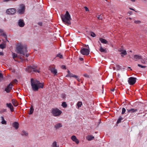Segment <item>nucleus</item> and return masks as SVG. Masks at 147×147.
<instances>
[{"mask_svg":"<svg viewBox=\"0 0 147 147\" xmlns=\"http://www.w3.org/2000/svg\"><path fill=\"white\" fill-rule=\"evenodd\" d=\"M16 10L15 8H10L7 9L6 11V13L9 14H13L15 13Z\"/></svg>","mask_w":147,"mask_h":147,"instance_id":"nucleus-9","label":"nucleus"},{"mask_svg":"<svg viewBox=\"0 0 147 147\" xmlns=\"http://www.w3.org/2000/svg\"><path fill=\"white\" fill-rule=\"evenodd\" d=\"M5 48V45L4 44H0V48L1 49H3Z\"/></svg>","mask_w":147,"mask_h":147,"instance_id":"nucleus-31","label":"nucleus"},{"mask_svg":"<svg viewBox=\"0 0 147 147\" xmlns=\"http://www.w3.org/2000/svg\"><path fill=\"white\" fill-rule=\"evenodd\" d=\"M34 109L33 107L32 106H31L30 109V112L29 113V114L30 115H31L32 114L33 112Z\"/></svg>","mask_w":147,"mask_h":147,"instance_id":"nucleus-27","label":"nucleus"},{"mask_svg":"<svg viewBox=\"0 0 147 147\" xmlns=\"http://www.w3.org/2000/svg\"><path fill=\"white\" fill-rule=\"evenodd\" d=\"M84 76L86 77L89 78V76L87 74H84Z\"/></svg>","mask_w":147,"mask_h":147,"instance_id":"nucleus-44","label":"nucleus"},{"mask_svg":"<svg viewBox=\"0 0 147 147\" xmlns=\"http://www.w3.org/2000/svg\"><path fill=\"white\" fill-rule=\"evenodd\" d=\"M136 81V78L133 77H131L129 78L128 82L130 85L134 84Z\"/></svg>","mask_w":147,"mask_h":147,"instance_id":"nucleus-7","label":"nucleus"},{"mask_svg":"<svg viewBox=\"0 0 147 147\" xmlns=\"http://www.w3.org/2000/svg\"><path fill=\"white\" fill-rule=\"evenodd\" d=\"M3 111L4 112H6V109H4L3 110Z\"/></svg>","mask_w":147,"mask_h":147,"instance_id":"nucleus-58","label":"nucleus"},{"mask_svg":"<svg viewBox=\"0 0 147 147\" xmlns=\"http://www.w3.org/2000/svg\"><path fill=\"white\" fill-rule=\"evenodd\" d=\"M97 18L99 20H102V16L101 15L98 16Z\"/></svg>","mask_w":147,"mask_h":147,"instance_id":"nucleus-39","label":"nucleus"},{"mask_svg":"<svg viewBox=\"0 0 147 147\" xmlns=\"http://www.w3.org/2000/svg\"><path fill=\"white\" fill-rule=\"evenodd\" d=\"M125 111H126L125 109L124 108H123L122 109V111L121 114H123L125 113Z\"/></svg>","mask_w":147,"mask_h":147,"instance_id":"nucleus-38","label":"nucleus"},{"mask_svg":"<svg viewBox=\"0 0 147 147\" xmlns=\"http://www.w3.org/2000/svg\"><path fill=\"white\" fill-rule=\"evenodd\" d=\"M114 90V89H111V91H113Z\"/></svg>","mask_w":147,"mask_h":147,"instance_id":"nucleus-59","label":"nucleus"},{"mask_svg":"<svg viewBox=\"0 0 147 147\" xmlns=\"http://www.w3.org/2000/svg\"><path fill=\"white\" fill-rule=\"evenodd\" d=\"M6 106L7 107L10 109V111L11 112L13 111V108L11 103H7L6 104Z\"/></svg>","mask_w":147,"mask_h":147,"instance_id":"nucleus-14","label":"nucleus"},{"mask_svg":"<svg viewBox=\"0 0 147 147\" xmlns=\"http://www.w3.org/2000/svg\"><path fill=\"white\" fill-rule=\"evenodd\" d=\"M0 55H3V52H0Z\"/></svg>","mask_w":147,"mask_h":147,"instance_id":"nucleus-49","label":"nucleus"},{"mask_svg":"<svg viewBox=\"0 0 147 147\" xmlns=\"http://www.w3.org/2000/svg\"><path fill=\"white\" fill-rule=\"evenodd\" d=\"M67 72H68L67 74H69L71 73L70 72V71L68 70Z\"/></svg>","mask_w":147,"mask_h":147,"instance_id":"nucleus-53","label":"nucleus"},{"mask_svg":"<svg viewBox=\"0 0 147 147\" xmlns=\"http://www.w3.org/2000/svg\"><path fill=\"white\" fill-rule=\"evenodd\" d=\"M61 68L63 69H66V66L64 65H63L61 66Z\"/></svg>","mask_w":147,"mask_h":147,"instance_id":"nucleus-41","label":"nucleus"},{"mask_svg":"<svg viewBox=\"0 0 147 147\" xmlns=\"http://www.w3.org/2000/svg\"><path fill=\"white\" fill-rule=\"evenodd\" d=\"M76 78L77 79V80L79 82L80 81V80H81L79 78H78V76H77V78Z\"/></svg>","mask_w":147,"mask_h":147,"instance_id":"nucleus-48","label":"nucleus"},{"mask_svg":"<svg viewBox=\"0 0 147 147\" xmlns=\"http://www.w3.org/2000/svg\"><path fill=\"white\" fill-rule=\"evenodd\" d=\"M129 68H131L130 67H129Z\"/></svg>","mask_w":147,"mask_h":147,"instance_id":"nucleus-64","label":"nucleus"},{"mask_svg":"<svg viewBox=\"0 0 147 147\" xmlns=\"http://www.w3.org/2000/svg\"><path fill=\"white\" fill-rule=\"evenodd\" d=\"M62 106L63 107V108H66L67 107V105L65 102H63L62 103Z\"/></svg>","mask_w":147,"mask_h":147,"instance_id":"nucleus-29","label":"nucleus"},{"mask_svg":"<svg viewBox=\"0 0 147 147\" xmlns=\"http://www.w3.org/2000/svg\"><path fill=\"white\" fill-rule=\"evenodd\" d=\"M80 52L82 54L88 55L89 54L90 51L88 49L84 48L80 50Z\"/></svg>","mask_w":147,"mask_h":147,"instance_id":"nucleus-8","label":"nucleus"},{"mask_svg":"<svg viewBox=\"0 0 147 147\" xmlns=\"http://www.w3.org/2000/svg\"><path fill=\"white\" fill-rule=\"evenodd\" d=\"M134 23L136 24H139L141 23V21L139 20L138 21H135Z\"/></svg>","mask_w":147,"mask_h":147,"instance_id":"nucleus-40","label":"nucleus"},{"mask_svg":"<svg viewBox=\"0 0 147 147\" xmlns=\"http://www.w3.org/2000/svg\"><path fill=\"white\" fill-rule=\"evenodd\" d=\"M3 30L2 29H0V33L1 34L3 32Z\"/></svg>","mask_w":147,"mask_h":147,"instance_id":"nucleus-46","label":"nucleus"},{"mask_svg":"<svg viewBox=\"0 0 147 147\" xmlns=\"http://www.w3.org/2000/svg\"><path fill=\"white\" fill-rule=\"evenodd\" d=\"M78 33H80V32L79 31H78Z\"/></svg>","mask_w":147,"mask_h":147,"instance_id":"nucleus-63","label":"nucleus"},{"mask_svg":"<svg viewBox=\"0 0 147 147\" xmlns=\"http://www.w3.org/2000/svg\"><path fill=\"white\" fill-rule=\"evenodd\" d=\"M82 105V103L81 102H78L77 103V106L79 108L81 107Z\"/></svg>","mask_w":147,"mask_h":147,"instance_id":"nucleus-33","label":"nucleus"},{"mask_svg":"<svg viewBox=\"0 0 147 147\" xmlns=\"http://www.w3.org/2000/svg\"><path fill=\"white\" fill-rule=\"evenodd\" d=\"M128 13L130 14H132V12L131 11H129L128 12Z\"/></svg>","mask_w":147,"mask_h":147,"instance_id":"nucleus-52","label":"nucleus"},{"mask_svg":"<svg viewBox=\"0 0 147 147\" xmlns=\"http://www.w3.org/2000/svg\"><path fill=\"white\" fill-rule=\"evenodd\" d=\"M26 70L28 72H39V71L37 70L35 67H32L31 66L28 67L26 69Z\"/></svg>","mask_w":147,"mask_h":147,"instance_id":"nucleus-5","label":"nucleus"},{"mask_svg":"<svg viewBox=\"0 0 147 147\" xmlns=\"http://www.w3.org/2000/svg\"><path fill=\"white\" fill-rule=\"evenodd\" d=\"M56 56L57 57H59V58L61 59H62L63 57L62 55L60 53L57 54Z\"/></svg>","mask_w":147,"mask_h":147,"instance_id":"nucleus-36","label":"nucleus"},{"mask_svg":"<svg viewBox=\"0 0 147 147\" xmlns=\"http://www.w3.org/2000/svg\"><path fill=\"white\" fill-rule=\"evenodd\" d=\"M11 101L12 104L14 106L16 107L18 105V104L17 102V101L15 99H12Z\"/></svg>","mask_w":147,"mask_h":147,"instance_id":"nucleus-23","label":"nucleus"},{"mask_svg":"<svg viewBox=\"0 0 147 147\" xmlns=\"http://www.w3.org/2000/svg\"><path fill=\"white\" fill-rule=\"evenodd\" d=\"M121 56L122 57H123V55H121Z\"/></svg>","mask_w":147,"mask_h":147,"instance_id":"nucleus-61","label":"nucleus"},{"mask_svg":"<svg viewBox=\"0 0 147 147\" xmlns=\"http://www.w3.org/2000/svg\"><path fill=\"white\" fill-rule=\"evenodd\" d=\"M142 63L144 64L145 63V62L144 61H141Z\"/></svg>","mask_w":147,"mask_h":147,"instance_id":"nucleus-54","label":"nucleus"},{"mask_svg":"<svg viewBox=\"0 0 147 147\" xmlns=\"http://www.w3.org/2000/svg\"><path fill=\"white\" fill-rule=\"evenodd\" d=\"M130 0L133 2H134L135 1V0Z\"/></svg>","mask_w":147,"mask_h":147,"instance_id":"nucleus-57","label":"nucleus"},{"mask_svg":"<svg viewBox=\"0 0 147 147\" xmlns=\"http://www.w3.org/2000/svg\"><path fill=\"white\" fill-rule=\"evenodd\" d=\"M71 139L73 141L75 142L77 144H79V140L75 136H73L71 137Z\"/></svg>","mask_w":147,"mask_h":147,"instance_id":"nucleus-15","label":"nucleus"},{"mask_svg":"<svg viewBox=\"0 0 147 147\" xmlns=\"http://www.w3.org/2000/svg\"><path fill=\"white\" fill-rule=\"evenodd\" d=\"M55 66L54 65H51L49 67L48 69L50 70L51 72L55 75H57V69H55Z\"/></svg>","mask_w":147,"mask_h":147,"instance_id":"nucleus-6","label":"nucleus"},{"mask_svg":"<svg viewBox=\"0 0 147 147\" xmlns=\"http://www.w3.org/2000/svg\"><path fill=\"white\" fill-rule=\"evenodd\" d=\"M98 43L100 44V46L99 47V51L101 52H103L105 53H107V51L106 49H104L102 48L101 46V44L100 43V42L98 41Z\"/></svg>","mask_w":147,"mask_h":147,"instance_id":"nucleus-12","label":"nucleus"},{"mask_svg":"<svg viewBox=\"0 0 147 147\" xmlns=\"http://www.w3.org/2000/svg\"><path fill=\"white\" fill-rule=\"evenodd\" d=\"M16 51L18 53L22 55H25V53L27 52V47L21 44L18 45L16 47Z\"/></svg>","mask_w":147,"mask_h":147,"instance_id":"nucleus-3","label":"nucleus"},{"mask_svg":"<svg viewBox=\"0 0 147 147\" xmlns=\"http://www.w3.org/2000/svg\"><path fill=\"white\" fill-rule=\"evenodd\" d=\"M31 84L32 90L34 91H37L39 88H43V83H40V81L33 78L31 79Z\"/></svg>","mask_w":147,"mask_h":147,"instance_id":"nucleus-1","label":"nucleus"},{"mask_svg":"<svg viewBox=\"0 0 147 147\" xmlns=\"http://www.w3.org/2000/svg\"><path fill=\"white\" fill-rule=\"evenodd\" d=\"M134 58L136 59H142V57L140 55H135L134 56Z\"/></svg>","mask_w":147,"mask_h":147,"instance_id":"nucleus-22","label":"nucleus"},{"mask_svg":"<svg viewBox=\"0 0 147 147\" xmlns=\"http://www.w3.org/2000/svg\"><path fill=\"white\" fill-rule=\"evenodd\" d=\"M84 8L85 9L86 11H89V9L87 7H84Z\"/></svg>","mask_w":147,"mask_h":147,"instance_id":"nucleus-43","label":"nucleus"},{"mask_svg":"<svg viewBox=\"0 0 147 147\" xmlns=\"http://www.w3.org/2000/svg\"><path fill=\"white\" fill-rule=\"evenodd\" d=\"M38 24L40 26H42V23L41 22H39L38 23Z\"/></svg>","mask_w":147,"mask_h":147,"instance_id":"nucleus-47","label":"nucleus"},{"mask_svg":"<svg viewBox=\"0 0 147 147\" xmlns=\"http://www.w3.org/2000/svg\"><path fill=\"white\" fill-rule=\"evenodd\" d=\"M12 86L13 85L11 83L9 84V85L7 86V88H5V91H6L7 93L9 92L12 88Z\"/></svg>","mask_w":147,"mask_h":147,"instance_id":"nucleus-11","label":"nucleus"},{"mask_svg":"<svg viewBox=\"0 0 147 147\" xmlns=\"http://www.w3.org/2000/svg\"><path fill=\"white\" fill-rule=\"evenodd\" d=\"M3 78V76L2 74L1 73H0V78Z\"/></svg>","mask_w":147,"mask_h":147,"instance_id":"nucleus-45","label":"nucleus"},{"mask_svg":"<svg viewBox=\"0 0 147 147\" xmlns=\"http://www.w3.org/2000/svg\"><path fill=\"white\" fill-rule=\"evenodd\" d=\"M62 124L60 123H58L56 124L55 126L54 127L56 129H59L60 128L62 127Z\"/></svg>","mask_w":147,"mask_h":147,"instance_id":"nucleus-19","label":"nucleus"},{"mask_svg":"<svg viewBox=\"0 0 147 147\" xmlns=\"http://www.w3.org/2000/svg\"><path fill=\"white\" fill-rule=\"evenodd\" d=\"M94 138V137L92 136H87V139L88 141H91Z\"/></svg>","mask_w":147,"mask_h":147,"instance_id":"nucleus-26","label":"nucleus"},{"mask_svg":"<svg viewBox=\"0 0 147 147\" xmlns=\"http://www.w3.org/2000/svg\"><path fill=\"white\" fill-rule=\"evenodd\" d=\"M129 9H130L131 10H133V11H135V10L134 9H133V8H129Z\"/></svg>","mask_w":147,"mask_h":147,"instance_id":"nucleus-50","label":"nucleus"},{"mask_svg":"<svg viewBox=\"0 0 147 147\" xmlns=\"http://www.w3.org/2000/svg\"><path fill=\"white\" fill-rule=\"evenodd\" d=\"M18 24L19 26L21 27H24L25 25L23 20L22 19H20L19 20Z\"/></svg>","mask_w":147,"mask_h":147,"instance_id":"nucleus-13","label":"nucleus"},{"mask_svg":"<svg viewBox=\"0 0 147 147\" xmlns=\"http://www.w3.org/2000/svg\"><path fill=\"white\" fill-rule=\"evenodd\" d=\"M80 60L82 61L84 60V59L83 58H80Z\"/></svg>","mask_w":147,"mask_h":147,"instance_id":"nucleus-51","label":"nucleus"},{"mask_svg":"<svg viewBox=\"0 0 147 147\" xmlns=\"http://www.w3.org/2000/svg\"><path fill=\"white\" fill-rule=\"evenodd\" d=\"M1 119L2 120V121L1 122V123L2 124H6L7 122L5 121L3 117L1 116Z\"/></svg>","mask_w":147,"mask_h":147,"instance_id":"nucleus-25","label":"nucleus"},{"mask_svg":"<svg viewBox=\"0 0 147 147\" xmlns=\"http://www.w3.org/2000/svg\"><path fill=\"white\" fill-rule=\"evenodd\" d=\"M66 77H69L70 78L74 77L75 78H77V76L73 74L72 73H70L69 74H67L66 76Z\"/></svg>","mask_w":147,"mask_h":147,"instance_id":"nucleus-21","label":"nucleus"},{"mask_svg":"<svg viewBox=\"0 0 147 147\" xmlns=\"http://www.w3.org/2000/svg\"><path fill=\"white\" fill-rule=\"evenodd\" d=\"M122 51L121 53V54H123L125 55H126L127 54V52L125 50H122V51Z\"/></svg>","mask_w":147,"mask_h":147,"instance_id":"nucleus-32","label":"nucleus"},{"mask_svg":"<svg viewBox=\"0 0 147 147\" xmlns=\"http://www.w3.org/2000/svg\"><path fill=\"white\" fill-rule=\"evenodd\" d=\"M127 111L128 113H133L134 112H136L138 110L137 109H127Z\"/></svg>","mask_w":147,"mask_h":147,"instance_id":"nucleus-17","label":"nucleus"},{"mask_svg":"<svg viewBox=\"0 0 147 147\" xmlns=\"http://www.w3.org/2000/svg\"><path fill=\"white\" fill-rule=\"evenodd\" d=\"M90 33L91 36L93 37H95L96 36L95 34L93 32H90Z\"/></svg>","mask_w":147,"mask_h":147,"instance_id":"nucleus-35","label":"nucleus"},{"mask_svg":"<svg viewBox=\"0 0 147 147\" xmlns=\"http://www.w3.org/2000/svg\"><path fill=\"white\" fill-rule=\"evenodd\" d=\"M51 113L54 117H59L62 113V111L57 108H52Z\"/></svg>","mask_w":147,"mask_h":147,"instance_id":"nucleus-4","label":"nucleus"},{"mask_svg":"<svg viewBox=\"0 0 147 147\" xmlns=\"http://www.w3.org/2000/svg\"><path fill=\"white\" fill-rule=\"evenodd\" d=\"M20 9L18 10V12L20 14H23L24 12L25 6L23 5H20Z\"/></svg>","mask_w":147,"mask_h":147,"instance_id":"nucleus-10","label":"nucleus"},{"mask_svg":"<svg viewBox=\"0 0 147 147\" xmlns=\"http://www.w3.org/2000/svg\"><path fill=\"white\" fill-rule=\"evenodd\" d=\"M21 134L22 136H28V133L27 131H26L23 130L22 131Z\"/></svg>","mask_w":147,"mask_h":147,"instance_id":"nucleus-24","label":"nucleus"},{"mask_svg":"<svg viewBox=\"0 0 147 147\" xmlns=\"http://www.w3.org/2000/svg\"><path fill=\"white\" fill-rule=\"evenodd\" d=\"M138 66L142 68H144L146 67V66L142 65L139 64H138Z\"/></svg>","mask_w":147,"mask_h":147,"instance_id":"nucleus-34","label":"nucleus"},{"mask_svg":"<svg viewBox=\"0 0 147 147\" xmlns=\"http://www.w3.org/2000/svg\"><path fill=\"white\" fill-rule=\"evenodd\" d=\"M62 21L66 25H69L71 24L70 20H71L70 15L68 11H67L65 14L64 15L62 14L61 16Z\"/></svg>","mask_w":147,"mask_h":147,"instance_id":"nucleus-2","label":"nucleus"},{"mask_svg":"<svg viewBox=\"0 0 147 147\" xmlns=\"http://www.w3.org/2000/svg\"><path fill=\"white\" fill-rule=\"evenodd\" d=\"M129 19H130V20H131V18H129Z\"/></svg>","mask_w":147,"mask_h":147,"instance_id":"nucleus-62","label":"nucleus"},{"mask_svg":"<svg viewBox=\"0 0 147 147\" xmlns=\"http://www.w3.org/2000/svg\"><path fill=\"white\" fill-rule=\"evenodd\" d=\"M123 119V118L121 116L120 117L117 121V123H121V121Z\"/></svg>","mask_w":147,"mask_h":147,"instance_id":"nucleus-30","label":"nucleus"},{"mask_svg":"<svg viewBox=\"0 0 147 147\" xmlns=\"http://www.w3.org/2000/svg\"><path fill=\"white\" fill-rule=\"evenodd\" d=\"M19 125V124L18 122H15L13 123L12 125L16 129H17L18 128Z\"/></svg>","mask_w":147,"mask_h":147,"instance_id":"nucleus-18","label":"nucleus"},{"mask_svg":"<svg viewBox=\"0 0 147 147\" xmlns=\"http://www.w3.org/2000/svg\"><path fill=\"white\" fill-rule=\"evenodd\" d=\"M18 82V81L17 80H16V79H15L14 80L13 82V83H17V82Z\"/></svg>","mask_w":147,"mask_h":147,"instance_id":"nucleus-42","label":"nucleus"},{"mask_svg":"<svg viewBox=\"0 0 147 147\" xmlns=\"http://www.w3.org/2000/svg\"><path fill=\"white\" fill-rule=\"evenodd\" d=\"M99 40L102 43L104 44H107L108 43V42L106 39L102 38H100Z\"/></svg>","mask_w":147,"mask_h":147,"instance_id":"nucleus-16","label":"nucleus"},{"mask_svg":"<svg viewBox=\"0 0 147 147\" xmlns=\"http://www.w3.org/2000/svg\"><path fill=\"white\" fill-rule=\"evenodd\" d=\"M25 55L26 57H28L29 56V55L28 54H26Z\"/></svg>","mask_w":147,"mask_h":147,"instance_id":"nucleus-55","label":"nucleus"},{"mask_svg":"<svg viewBox=\"0 0 147 147\" xmlns=\"http://www.w3.org/2000/svg\"><path fill=\"white\" fill-rule=\"evenodd\" d=\"M52 147H59L58 146H57V142L56 141L54 142L51 145Z\"/></svg>","mask_w":147,"mask_h":147,"instance_id":"nucleus-28","label":"nucleus"},{"mask_svg":"<svg viewBox=\"0 0 147 147\" xmlns=\"http://www.w3.org/2000/svg\"><path fill=\"white\" fill-rule=\"evenodd\" d=\"M18 57L21 59H23L21 56H20L18 57L17 54L15 53H12V57L13 59H14L15 58Z\"/></svg>","mask_w":147,"mask_h":147,"instance_id":"nucleus-20","label":"nucleus"},{"mask_svg":"<svg viewBox=\"0 0 147 147\" xmlns=\"http://www.w3.org/2000/svg\"><path fill=\"white\" fill-rule=\"evenodd\" d=\"M117 67H118V68H120V66L119 65H117Z\"/></svg>","mask_w":147,"mask_h":147,"instance_id":"nucleus-60","label":"nucleus"},{"mask_svg":"<svg viewBox=\"0 0 147 147\" xmlns=\"http://www.w3.org/2000/svg\"><path fill=\"white\" fill-rule=\"evenodd\" d=\"M1 35L2 36H3L5 38H6L7 36L5 33H4V32L3 33H1Z\"/></svg>","mask_w":147,"mask_h":147,"instance_id":"nucleus-37","label":"nucleus"},{"mask_svg":"<svg viewBox=\"0 0 147 147\" xmlns=\"http://www.w3.org/2000/svg\"><path fill=\"white\" fill-rule=\"evenodd\" d=\"M3 0L5 2L8 1H9V0Z\"/></svg>","mask_w":147,"mask_h":147,"instance_id":"nucleus-56","label":"nucleus"}]
</instances>
